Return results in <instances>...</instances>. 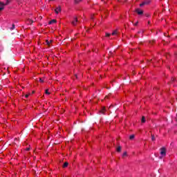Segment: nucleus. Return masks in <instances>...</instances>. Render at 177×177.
<instances>
[{
  "mask_svg": "<svg viewBox=\"0 0 177 177\" xmlns=\"http://www.w3.org/2000/svg\"><path fill=\"white\" fill-rule=\"evenodd\" d=\"M160 155L162 157H165L167 156V149H165V147L160 148Z\"/></svg>",
  "mask_w": 177,
  "mask_h": 177,
  "instance_id": "obj_1",
  "label": "nucleus"
},
{
  "mask_svg": "<svg viewBox=\"0 0 177 177\" xmlns=\"http://www.w3.org/2000/svg\"><path fill=\"white\" fill-rule=\"evenodd\" d=\"M73 26H77V23H78V18L77 17H75L73 18V20L71 21Z\"/></svg>",
  "mask_w": 177,
  "mask_h": 177,
  "instance_id": "obj_2",
  "label": "nucleus"
},
{
  "mask_svg": "<svg viewBox=\"0 0 177 177\" xmlns=\"http://www.w3.org/2000/svg\"><path fill=\"white\" fill-rule=\"evenodd\" d=\"M55 12L57 15L59 14V12H62V7L60 6L56 7L55 9Z\"/></svg>",
  "mask_w": 177,
  "mask_h": 177,
  "instance_id": "obj_3",
  "label": "nucleus"
},
{
  "mask_svg": "<svg viewBox=\"0 0 177 177\" xmlns=\"http://www.w3.org/2000/svg\"><path fill=\"white\" fill-rule=\"evenodd\" d=\"M5 9V3L0 1V12Z\"/></svg>",
  "mask_w": 177,
  "mask_h": 177,
  "instance_id": "obj_4",
  "label": "nucleus"
},
{
  "mask_svg": "<svg viewBox=\"0 0 177 177\" xmlns=\"http://www.w3.org/2000/svg\"><path fill=\"white\" fill-rule=\"evenodd\" d=\"M52 42L53 41L51 39H46V45H47V46H50Z\"/></svg>",
  "mask_w": 177,
  "mask_h": 177,
  "instance_id": "obj_5",
  "label": "nucleus"
},
{
  "mask_svg": "<svg viewBox=\"0 0 177 177\" xmlns=\"http://www.w3.org/2000/svg\"><path fill=\"white\" fill-rule=\"evenodd\" d=\"M136 13H138V15H143V10H140L139 8H137L136 10Z\"/></svg>",
  "mask_w": 177,
  "mask_h": 177,
  "instance_id": "obj_6",
  "label": "nucleus"
},
{
  "mask_svg": "<svg viewBox=\"0 0 177 177\" xmlns=\"http://www.w3.org/2000/svg\"><path fill=\"white\" fill-rule=\"evenodd\" d=\"M27 23H28V24H30L31 25V24H32L34 23V21L32 19H28L27 20Z\"/></svg>",
  "mask_w": 177,
  "mask_h": 177,
  "instance_id": "obj_7",
  "label": "nucleus"
},
{
  "mask_svg": "<svg viewBox=\"0 0 177 177\" xmlns=\"http://www.w3.org/2000/svg\"><path fill=\"white\" fill-rule=\"evenodd\" d=\"M141 122H142V124H145V122H146V118H145V116H142V117Z\"/></svg>",
  "mask_w": 177,
  "mask_h": 177,
  "instance_id": "obj_8",
  "label": "nucleus"
},
{
  "mask_svg": "<svg viewBox=\"0 0 177 177\" xmlns=\"http://www.w3.org/2000/svg\"><path fill=\"white\" fill-rule=\"evenodd\" d=\"M73 1H74V3L75 5H78V3H80L81 1H82V0H73Z\"/></svg>",
  "mask_w": 177,
  "mask_h": 177,
  "instance_id": "obj_9",
  "label": "nucleus"
},
{
  "mask_svg": "<svg viewBox=\"0 0 177 177\" xmlns=\"http://www.w3.org/2000/svg\"><path fill=\"white\" fill-rule=\"evenodd\" d=\"M53 23H56V19H53L48 22V24H53Z\"/></svg>",
  "mask_w": 177,
  "mask_h": 177,
  "instance_id": "obj_10",
  "label": "nucleus"
},
{
  "mask_svg": "<svg viewBox=\"0 0 177 177\" xmlns=\"http://www.w3.org/2000/svg\"><path fill=\"white\" fill-rule=\"evenodd\" d=\"M67 167H68V162H66L64 163L63 168H66Z\"/></svg>",
  "mask_w": 177,
  "mask_h": 177,
  "instance_id": "obj_11",
  "label": "nucleus"
},
{
  "mask_svg": "<svg viewBox=\"0 0 177 177\" xmlns=\"http://www.w3.org/2000/svg\"><path fill=\"white\" fill-rule=\"evenodd\" d=\"M145 5H149V3L147 2H143L141 4H140V6H145Z\"/></svg>",
  "mask_w": 177,
  "mask_h": 177,
  "instance_id": "obj_12",
  "label": "nucleus"
},
{
  "mask_svg": "<svg viewBox=\"0 0 177 177\" xmlns=\"http://www.w3.org/2000/svg\"><path fill=\"white\" fill-rule=\"evenodd\" d=\"M116 151L120 153V151H121V146H118L117 148H116Z\"/></svg>",
  "mask_w": 177,
  "mask_h": 177,
  "instance_id": "obj_13",
  "label": "nucleus"
},
{
  "mask_svg": "<svg viewBox=\"0 0 177 177\" xmlns=\"http://www.w3.org/2000/svg\"><path fill=\"white\" fill-rule=\"evenodd\" d=\"M10 3V0H6V3H4L5 6L9 5Z\"/></svg>",
  "mask_w": 177,
  "mask_h": 177,
  "instance_id": "obj_14",
  "label": "nucleus"
},
{
  "mask_svg": "<svg viewBox=\"0 0 177 177\" xmlns=\"http://www.w3.org/2000/svg\"><path fill=\"white\" fill-rule=\"evenodd\" d=\"M39 82H41V84H44V78H42V77H39Z\"/></svg>",
  "mask_w": 177,
  "mask_h": 177,
  "instance_id": "obj_15",
  "label": "nucleus"
},
{
  "mask_svg": "<svg viewBox=\"0 0 177 177\" xmlns=\"http://www.w3.org/2000/svg\"><path fill=\"white\" fill-rule=\"evenodd\" d=\"M104 111H106V108L103 107L100 111V113H102V114H104Z\"/></svg>",
  "mask_w": 177,
  "mask_h": 177,
  "instance_id": "obj_16",
  "label": "nucleus"
},
{
  "mask_svg": "<svg viewBox=\"0 0 177 177\" xmlns=\"http://www.w3.org/2000/svg\"><path fill=\"white\" fill-rule=\"evenodd\" d=\"M129 139H130V140L135 139V135L130 136Z\"/></svg>",
  "mask_w": 177,
  "mask_h": 177,
  "instance_id": "obj_17",
  "label": "nucleus"
},
{
  "mask_svg": "<svg viewBox=\"0 0 177 177\" xmlns=\"http://www.w3.org/2000/svg\"><path fill=\"white\" fill-rule=\"evenodd\" d=\"M151 140L153 141L156 140V137L154 136V135L151 134Z\"/></svg>",
  "mask_w": 177,
  "mask_h": 177,
  "instance_id": "obj_18",
  "label": "nucleus"
},
{
  "mask_svg": "<svg viewBox=\"0 0 177 177\" xmlns=\"http://www.w3.org/2000/svg\"><path fill=\"white\" fill-rule=\"evenodd\" d=\"M45 94L46 95H50V93L48 90H46L45 91Z\"/></svg>",
  "mask_w": 177,
  "mask_h": 177,
  "instance_id": "obj_19",
  "label": "nucleus"
},
{
  "mask_svg": "<svg viewBox=\"0 0 177 177\" xmlns=\"http://www.w3.org/2000/svg\"><path fill=\"white\" fill-rule=\"evenodd\" d=\"M3 47L2 46H0V52H3Z\"/></svg>",
  "mask_w": 177,
  "mask_h": 177,
  "instance_id": "obj_20",
  "label": "nucleus"
},
{
  "mask_svg": "<svg viewBox=\"0 0 177 177\" xmlns=\"http://www.w3.org/2000/svg\"><path fill=\"white\" fill-rule=\"evenodd\" d=\"M117 35V30H114L113 32L112 33V35Z\"/></svg>",
  "mask_w": 177,
  "mask_h": 177,
  "instance_id": "obj_21",
  "label": "nucleus"
},
{
  "mask_svg": "<svg viewBox=\"0 0 177 177\" xmlns=\"http://www.w3.org/2000/svg\"><path fill=\"white\" fill-rule=\"evenodd\" d=\"M15 24H12V27L10 28V30H15Z\"/></svg>",
  "mask_w": 177,
  "mask_h": 177,
  "instance_id": "obj_22",
  "label": "nucleus"
},
{
  "mask_svg": "<svg viewBox=\"0 0 177 177\" xmlns=\"http://www.w3.org/2000/svg\"><path fill=\"white\" fill-rule=\"evenodd\" d=\"M106 37H110V34L109 33H106Z\"/></svg>",
  "mask_w": 177,
  "mask_h": 177,
  "instance_id": "obj_23",
  "label": "nucleus"
},
{
  "mask_svg": "<svg viewBox=\"0 0 177 177\" xmlns=\"http://www.w3.org/2000/svg\"><path fill=\"white\" fill-rule=\"evenodd\" d=\"M125 156H127V152H124V153H123V157H125Z\"/></svg>",
  "mask_w": 177,
  "mask_h": 177,
  "instance_id": "obj_24",
  "label": "nucleus"
},
{
  "mask_svg": "<svg viewBox=\"0 0 177 177\" xmlns=\"http://www.w3.org/2000/svg\"><path fill=\"white\" fill-rule=\"evenodd\" d=\"M39 20H42V17H39Z\"/></svg>",
  "mask_w": 177,
  "mask_h": 177,
  "instance_id": "obj_25",
  "label": "nucleus"
},
{
  "mask_svg": "<svg viewBox=\"0 0 177 177\" xmlns=\"http://www.w3.org/2000/svg\"><path fill=\"white\" fill-rule=\"evenodd\" d=\"M138 21L134 24V26H138Z\"/></svg>",
  "mask_w": 177,
  "mask_h": 177,
  "instance_id": "obj_26",
  "label": "nucleus"
},
{
  "mask_svg": "<svg viewBox=\"0 0 177 177\" xmlns=\"http://www.w3.org/2000/svg\"><path fill=\"white\" fill-rule=\"evenodd\" d=\"M30 150V148H26V151H28Z\"/></svg>",
  "mask_w": 177,
  "mask_h": 177,
  "instance_id": "obj_27",
  "label": "nucleus"
},
{
  "mask_svg": "<svg viewBox=\"0 0 177 177\" xmlns=\"http://www.w3.org/2000/svg\"><path fill=\"white\" fill-rule=\"evenodd\" d=\"M144 2H147L148 4L150 3V1H144Z\"/></svg>",
  "mask_w": 177,
  "mask_h": 177,
  "instance_id": "obj_28",
  "label": "nucleus"
},
{
  "mask_svg": "<svg viewBox=\"0 0 177 177\" xmlns=\"http://www.w3.org/2000/svg\"><path fill=\"white\" fill-rule=\"evenodd\" d=\"M25 97H28V95H25Z\"/></svg>",
  "mask_w": 177,
  "mask_h": 177,
  "instance_id": "obj_29",
  "label": "nucleus"
},
{
  "mask_svg": "<svg viewBox=\"0 0 177 177\" xmlns=\"http://www.w3.org/2000/svg\"><path fill=\"white\" fill-rule=\"evenodd\" d=\"M140 32H143V31H139V32H138V34H140Z\"/></svg>",
  "mask_w": 177,
  "mask_h": 177,
  "instance_id": "obj_30",
  "label": "nucleus"
},
{
  "mask_svg": "<svg viewBox=\"0 0 177 177\" xmlns=\"http://www.w3.org/2000/svg\"><path fill=\"white\" fill-rule=\"evenodd\" d=\"M91 20H93V17H91Z\"/></svg>",
  "mask_w": 177,
  "mask_h": 177,
  "instance_id": "obj_31",
  "label": "nucleus"
},
{
  "mask_svg": "<svg viewBox=\"0 0 177 177\" xmlns=\"http://www.w3.org/2000/svg\"><path fill=\"white\" fill-rule=\"evenodd\" d=\"M160 158V159H161V158H162V156H160V158Z\"/></svg>",
  "mask_w": 177,
  "mask_h": 177,
  "instance_id": "obj_32",
  "label": "nucleus"
},
{
  "mask_svg": "<svg viewBox=\"0 0 177 177\" xmlns=\"http://www.w3.org/2000/svg\"><path fill=\"white\" fill-rule=\"evenodd\" d=\"M32 93H35V92H34V91H32Z\"/></svg>",
  "mask_w": 177,
  "mask_h": 177,
  "instance_id": "obj_33",
  "label": "nucleus"
},
{
  "mask_svg": "<svg viewBox=\"0 0 177 177\" xmlns=\"http://www.w3.org/2000/svg\"><path fill=\"white\" fill-rule=\"evenodd\" d=\"M75 77H76V78H77V75H75Z\"/></svg>",
  "mask_w": 177,
  "mask_h": 177,
  "instance_id": "obj_34",
  "label": "nucleus"
}]
</instances>
